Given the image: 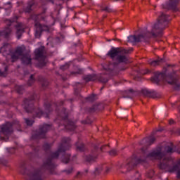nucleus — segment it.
I'll return each mask as SVG.
<instances>
[{
  "label": "nucleus",
  "mask_w": 180,
  "mask_h": 180,
  "mask_svg": "<svg viewBox=\"0 0 180 180\" xmlns=\"http://www.w3.org/2000/svg\"><path fill=\"white\" fill-rule=\"evenodd\" d=\"M70 141L71 139L70 138H63L62 142L59 144L57 151H49L47 158L44 159V163L39 169L30 171L26 169V166L25 163H23L20 167V172L22 175H24V179L44 180V177L43 176L44 171H53V169L56 168L54 160L58 158L60 153H65V151L70 150L71 148V144L70 143Z\"/></svg>",
  "instance_id": "f257e3e1"
},
{
  "label": "nucleus",
  "mask_w": 180,
  "mask_h": 180,
  "mask_svg": "<svg viewBox=\"0 0 180 180\" xmlns=\"http://www.w3.org/2000/svg\"><path fill=\"white\" fill-rule=\"evenodd\" d=\"M131 51H133V48L127 50L122 48L112 47L106 56L114 62L109 63L103 66V69L106 71V75H116L119 71H122V69L119 68V65L122 63L127 64L129 59L126 54H129Z\"/></svg>",
  "instance_id": "f03ea898"
},
{
  "label": "nucleus",
  "mask_w": 180,
  "mask_h": 180,
  "mask_svg": "<svg viewBox=\"0 0 180 180\" xmlns=\"http://www.w3.org/2000/svg\"><path fill=\"white\" fill-rule=\"evenodd\" d=\"M169 22V18H168V15L162 12L160 13L158 22L152 27L151 32L140 34L138 36L130 35L128 37V43H140L141 41L147 42L151 36L154 38L162 37V34H164V30L167 27V25H168Z\"/></svg>",
  "instance_id": "7ed1b4c3"
},
{
  "label": "nucleus",
  "mask_w": 180,
  "mask_h": 180,
  "mask_svg": "<svg viewBox=\"0 0 180 180\" xmlns=\"http://www.w3.org/2000/svg\"><path fill=\"white\" fill-rule=\"evenodd\" d=\"M33 101H34V96H32L30 98H25L22 107L27 113H34V117H46L48 119L50 112H51V105L50 103L44 104L45 112L40 109H34L33 105Z\"/></svg>",
  "instance_id": "20e7f679"
},
{
  "label": "nucleus",
  "mask_w": 180,
  "mask_h": 180,
  "mask_svg": "<svg viewBox=\"0 0 180 180\" xmlns=\"http://www.w3.org/2000/svg\"><path fill=\"white\" fill-rule=\"evenodd\" d=\"M179 76L175 74L167 75L165 72H155L154 77H151L150 81L154 84H160V81H166L170 85H174L175 91H180Z\"/></svg>",
  "instance_id": "39448f33"
},
{
  "label": "nucleus",
  "mask_w": 180,
  "mask_h": 180,
  "mask_svg": "<svg viewBox=\"0 0 180 180\" xmlns=\"http://www.w3.org/2000/svg\"><path fill=\"white\" fill-rule=\"evenodd\" d=\"M160 169H165L167 172H175L177 171V178L180 179V160L175 165L171 157L165 158L159 165Z\"/></svg>",
  "instance_id": "423d86ee"
},
{
  "label": "nucleus",
  "mask_w": 180,
  "mask_h": 180,
  "mask_svg": "<svg viewBox=\"0 0 180 180\" xmlns=\"http://www.w3.org/2000/svg\"><path fill=\"white\" fill-rule=\"evenodd\" d=\"M143 161L144 160L133 156L128 158L124 164L118 165V169L122 174H127V172L133 171L137 167V165L143 162Z\"/></svg>",
  "instance_id": "0eeeda50"
},
{
  "label": "nucleus",
  "mask_w": 180,
  "mask_h": 180,
  "mask_svg": "<svg viewBox=\"0 0 180 180\" xmlns=\"http://www.w3.org/2000/svg\"><path fill=\"white\" fill-rule=\"evenodd\" d=\"M17 20L18 16H15L12 19L6 20L5 22L6 25L8 27L14 25L16 30L17 39L19 40L20 39V37H22V35L25 32V29H26V25L22 22H18Z\"/></svg>",
  "instance_id": "6e6552de"
},
{
  "label": "nucleus",
  "mask_w": 180,
  "mask_h": 180,
  "mask_svg": "<svg viewBox=\"0 0 180 180\" xmlns=\"http://www.w3.org/2000/svg\"><path fill=\"white\" fill-rule=\"evenodd\" d=\"M0 133L5 136H0V141H8L9 140V136L13 133V124L11 122H6L0 126Z\"/></svg>",
  "instance_id": "1a4fd4ad"
},
{
  "label": "nucleus",
  "mask_w": 180,
  "mask_h": 180,
  "mask_svg": "<svg viewBox=\"0 0 180 180\" xmlns=\"http://www.w3.org/2000/svg\"><path fill=\"white\" fill-rule=\"evenodd\" d=\"M35 60L39 61L38 66L40 68L46 65V48L41 46L34 51Z\"/></svg>",
  "instance_id": "9d476101"
},
{
  "label": "nucleus",
  "mask_w": 180,
  "mask_h": 180,
  "mask_svg": "<svg viewBox=\"0 0 180 180\" xmlns=\"http://www.w3.org/2000/svg\"><path fill=\"white\" fill-rule=\"evenodd\" d=\"M50 129H51V124H44L42 126H40L38 131L32 135V139H33V140L44 139L46 137V133H47Z\"/></svg>",
  "instance_id": "9b49d317"
},
{
  "label": "nucleus",
  "mask_w": 180,
  "mask_h": 180,
  "mask_svg": "<svg viewBox=\"0 0 180 180\" xmlns=\"http://www.w3.org/2000/svg\"><path fill=\"white\" fill-rule=\"evenodd\" d=\"M83 79H84L86 82H89V81H96V79H98V81L102 82V84H106V82L109 81V79L107 77H105L104 75H101L98 77L95 74L84 76Z\"/></svg>",
  "instance_id": "f8f14e48"
},
{
  "label": "nucleus",
  "mask_w": 180,
  "mask_h": 180,
  "mask_svg": "<svg viewBox=\"0 0 180 180\" xmlns=\"http://www.w3.org/2000/svg\"><path fill=\"white\" fill-rule=\"evenodd\" d=\"M34 27H35V37H37V39H39L40 36H41L42 32H49L50 30V27L44 25H43L39 22L35 23Z\"/></svg>",
  "instance_id": "ddd939ff"
},
{
  "label": "nucleus",
  "mask_w": 180,
  "mask_h": 180,
  "mask_svg": "<svg viewBox=\"0 0 180 180\" xmlns=\"http://www.w3.org/2000/svg\"><path fill=\"white\" fill-rule=\"evenodd\" d=\"M165 155V153L162 152L161 147L155 149L148 155L149 158H155V160H162Z\"/></svg>",
  "instance_id": "4468645a"
},
{
  "label": "nucleus",
  "mask_w": 180,
  "mask_h": 180,
  "mask_svg": "<svg viewBox=\"0 0 180 180\" xmlns=\"http://www.w3.org/2000/svg\"><path fill=\"white\" fill-rule=\"evenodd\" d=\"M180 0H169V3H165L162 4L163 9H172V11H178V4H179Z\"/></svg>",
  "instance_id": "2eb2a0df"
},
{
  "label": "nucleus",
  "mask_w": 180,
  "mask_h": 180,
  "mask_svg": "<svg viewBox=\"0 0 180 180\" xmlns=\"http://www.w3.org/2000/svg\"><path fill=\"white\" fill-rule=\"evenodd\" d=\"M143 96L146 98H152L153 99H157L158 98H161V94L154 90L150 91L147 89H143L141 91Z\"/></svg>",
  "instance_id": "dca6fc26"
},
{
  "label": "nucleus",
  "mask_w": 180,
  "mask_h": 180,
  "mask_svg": "<svg viewBox=\"0 0 180 180\" xmlns=\"http://www.w3.org/2000/svg\"><path fill=\"white\" fill-rule=\"evenodd\" d=\"M98 146H95L94 148L91 150V153L84 158L85 161L87 162L95 161V160L98 158V155L99 154V152H98Z\"/></svg>",
  "instance_id": "f3484780"
},
{
  "label": "nucleus",
  "mask_w": 180,
  "mask_h": 180,
  "mask_svg": "<svg viewBox=\"0 0 180 180\" xmlns=\"http://www.w3.org/2000/svg\"><path fill=\"white\" fill-rule=\"evenodd\" d=\"M21 61L25 65H29V64H32V56H30V53H23L21 57Z\"/></svg>",
  "instance_id": "a211bd4d"
},
{
  "label": "nucleus",
  "mask_w": 180,
  "mask_h": 180,
  "mask_svg": "<svg viewBox=\"0 0 180 180\" xmlns=\"http://www.w3.org/2000/svg\"><path fill=\"white\" fill-rule=\"evenodd\" d=\"M165 151L167 154H172V153H178V154H180V148H177L176 150L174 149V144L172 143H169L165 148Z\"/></svg>",
  "instance_id": "6ab92c4d"
},
{
  "label": "nucleus",
  "mask_w": 180,
  "mask_h": 180,
  "mask_svg": "<svg viewBox=\"0 0 180 180\" xmlns=\"http://www.w3.org/2000/svg\"><path fill=\"white\" fill-rule=\"evenodd\" d=\"M11 34H12V29L9 27H6L4 30L0 31V36L5 39H8Z\"/></svg>",
  "instance_id": "aec40b11"
},
{
  "label": "nucleus",
  "mask_w": 180,
  "mask_h": 180,
  "mask_svg": "<svg viewBox=\"0 0 180 180\" xmlns=\"http://www.w3.org/2000/svg\"><path fill=\"white\" fill-rule=\"evenodd\" d=\"M102 109H103V105L101 103H96L90 108L89 112L94 113V112H98V110H102Z\"/></svg>",
  "instance_id": "412c9836"
},
{
  "label": "nucleus",
  "mask_w": 180,
  "mask_h": 180,
  "mask_svg": "<svg viewBox=\"0 0 180 180\" xmlns=\"http://www.w3.org/2000/svg\"><path fill=\"white\" fill-rule=\"evenodd\" d=\"M31 19L36 22L35 23H39V20H41V19H44V18L41 17V14H33L31 15Z\"/></svg>",
  "instance_id": "4be33fe9"
},
{
  "label": "nucleus",
  "mask_w": 180,
  "mask_h": 180,
  "mask_svg": "<svg viewBox=\"0 0 180 180\" xmlns=\"http://www.w3.org/2000/svg\"><path fill=\"white\" fill-rule=\"evenodd\" d=\"M97 99L98 96H96V94H92L86 98V101H87V102H95Z\"/></svg>",
  "instance_id": "5701e85b"
},
{
  "label": "nucleus",
  "mask_w": 180,
  "mask_h": 180,
  "mask_svg": "<svg viewBox=\"0 0 180 180\" xmlns=\"http://www.w3.org/2000/svg\"><path fill=\"white\" fill-rule=\"evenodd\" d=\"M76 147L79 151H84L85 150V145L80 141L76 143Z\"/></svg>",
  "instance_id": "b1692460"
},
{
  "label": "nucleus",
  "mask_w": 180,
  "mask_h": 180,
  "mask_svg": "<svg viewBox=\"0 0 180 180\" xmlns=\"http://www.w3.org/2000/svg\"><path fill=\"white\" fill-rule=\"evenodd\" d=\"M125 94L127 96H123L122 98H131L133 94H136V91L133 89H131L128 91H126Z\"/></svg>",
  "instance_id": "393cba45"
},
{
  "label": "nucleus",
  "mask_w": 180,
  "mask_h": 180,
  "mask_svg": "<svg viewBox=\"0 0 180 180\" xmlns=\"http://www.w3.org/2000/svg\"><path fill=\"white\" fill-rule=\"evenodd\" d=\"M70 157H71V155L65 154L62 158V162H64L65 164H68V162H70Z\"/></svg>",
  "instance_id": "a878e982"
},
{
  "label": "nucleus",
  "mask_w": 180,
  "mask_h": 180,
  "mask_svg": "<svg viewBox=\"0 0 180 180\" xmlns=\"http://www.w3.org/2000/svg\"><path fill=\"white\" fill-rule=\"evenodd\" d=\"M101 11L104 12H107L108 13H111V12H115V10H113V8H110V6H109L103 7Z\"/></svg>",
  "instance_id": "bb28decb"
},
{
  "label": "nucleus",
  "mask_w": 180,
  "mask_h": 180,
  "mask_svg": "<svg viewBox=\"0 0 180 180\" xmlns=\"http://www.w3.org/2000/svg\"><path fill=\"white\" fill-rule=\"evenodd\" d=\"M160 63H162V58L153 60L152 62L150 63V65L155 67L157 65H160Z\"/></svg>",
  "instance_id": "cd10ccee"
},
{
  "label": "nucleus",
  "mask_w": 180,
  "mask_h": 180,
  "mask_svg": "<svg viewBox=\"0 0 180 180\" xmlns=\"http://www.w3.org/2000/svg\"><path fill=\"white\" fill-rule=\"evenodd\" d=\"M34 75H30V79L28 80V82H27V85L29 86H32V85H33V84H34Z\"/></svg>",
  "instance_id": "c85d7f7f"
},
{
  "label": "nucleus",
  "mask_w": 180,
  "mask_h": 180,
  "mask_svg": "<svg viewBox=\"0 0 180 180\" xmlns=\"http://www.w3.org/2000/svg\"><path fill=\"white\" fill-rule=\"evenodd\" d=\"M148 143H146V146H151V144H154V142L155 141V137L151 136L148 139Z\"/></svg>",
  "instance_id": "c756f323"
},
{
  "label": "nucleus",
  "mask_w": 180,
  "mask_h": 180,
  "mask_svg": "<svg viewBox=\"0 0 180 180\" xmlns=\"http://www.w3.org/2000/svg\"><path fill=\"white\" fill-rule=\"evenodd\" d=\"M15 53L17 54V56H18L19 57H20V56H23V49L21 47H18L15 50Z\"/></svg>",
  "instance_id": "7c9ffc66"
},
{
  "label": "nucleus",
  "mask_w": 180,
  "mask_h": 180,
  "mask_svg": "<svg viewBox=\"0 0 180 180\" xmlns=\"http://www.w3.org/2000/svg\"><path fill=\"white\" fill-rule=\"evenodd\" d=\"M141 176V175L140 174V173H139V172H136L134 175L132 176L131 179H129V180H139V179H140Z\"/></svg>",
  "instance_id": "2f4dec72"
},
{
  "label": "nucleus",
  "mask_w": 180,
  "mask_h": 180,
  "mask_svg": "<svg viewBox=\"0 0 180 180\" xmlns=\"http://www.w3.org/2000/svg\"><path fill=\"white\" fill-rule=\"evenodd\" d=\"M15 89L18 94H23V91H25V87H23V86H16Z\"/></svg>",
  "instance_id": "473e14b6"
},
{
  "label": "nucleus",
  "mask_w": 180,
  "mask_h": 180,
  "mask_svg": "<svg viewBox=\"0 0 180 180\" xmlns=\"http://www.w3.org/2000/svg\"><path fill=\"white\" fill-rule=\"evenodd\" d=\"M11 8H12V3H11V1L5 3L4 5V8L5 9V11H8V9H11Z\"/></svg>",
  "instance_id": "72a5a7b5"
},
{
  "label": "nucleus",
  "mask_w": 180,
  "mask_h": 180,
  "mask_svg": "<svg viewBox=\"0 0 180 180\" xmlns=\"http://www.w3.org/2000/svg\"><path fill=\"white\" fill-rule=\"evenodd\" d=\"M41 86L44 89L45 88H47L49 86V81L43 79L41 82Z\"/></svg>",
  "instance_id": "f704fd0d"
},
{
  "label": "nucleus",
  "mask_w": 180,
  "mask_h": 180,
  "mask_svg": "<svg viewBox=\"0 0 180 180\" xmlns=\"http://www.w3.org/2000/svg\"><path fill=\"white\" fill-rule=\"evenodd\" d=\"M8 75V66H6L4 68V71L0 70V77H6Z\"/></svg>",
  "instance_id": "c9c22d12"
},
{
  "label": "nucleus",
  "mask_w": 180,
  "mask_h": 180,
  "mask_svg": "<svg viewBox=\"0 0 180 180\" xmlns=\"http://www.w3.org/2000/svg\"><path fill=\"white\" fill-rule=\"evenodd\" d=\"M32 6H33V4H29L27 5V6L24 10L25 13H30V12H32Z\"/></svg>",
  "instance_id": "e433bc0d"
},
{
  "label": "nucleus",
  "mask_w": 180,
  "mask_h": 180,
  "mask_svg": "<svg viewBox=\"0 0 180 180\" xmlns=\"http://www.w3.org/2000/svg\"><path fill=\"white\" fill-rule=\"evenodd\" d=\"M17 60H19V56L15 53H13L11 55V63H15V61H17Z\"/></svg>",
  "instance_id": "4c0bfd02"
},
{
  "label": "nucleus",
  "mask_w": 180,
  "mask_h": 180,
  "mask_svg": "<svg viewBox=\"0 0 180 180\" xmlns=\"http://www.w3.org/2000/svg\"><path fill=\"white\" fill-rule=\"evenodd\" d=\"M103 168L102 167V166H98V167L96 168L94 174L96 175H99V174L101 173V171H103Z\"/></svg>",
  "instance_id": "58836bf2"
},
{
  "label": "nucleus",
  "mask_w": 180,
  "mask_h": 180,
  "mask_svg": "<svg viewBox=\"0 0 180 180\" xmlns=\"http://www.w3.org/2000/svg\"><path fill=\"white\" fill-rule=\"evenodd\" d=\"M43 148H44V150H45V151H49L50 148H51V144L45 143L43 146Z\"/></svg>",
  "instance_id": "ea45409f"
},
{
  "label": "nucleus",
  "mask_w": 180,
  "mask_h": 180,
  "mask_svg": "<svg viewBox=\"0 0 180 180\" xmlns=\"http://www.w3.org/2000/svg\"><path fill=\"white\" fill-rule=\"evenodd\" d=\"M68 68H70V65L68 63L60 66V70H62V71H65V70H68Z\"/></svg>",
  "instance_id": "a19ab883"
},
{
  "label": "nucleus",
  "mask_w": 180,
  "mask_h": 180,
  "mask_svg": "<svg viewBox=\"0 0 180 180\" xmlns=\"http://www.w3.org/2000/svg\"><path fill=\"white\" fill-rule=\"evenodd\" d=\"M70 124L71 125L70 127ZM70 124L66 127V129H68L69 130H75V125L74 124V122H70Z\"/></svg>",
  "instance_id": "79ce46f5"
},
{
  "label": "nucleus",
  "mask_w": 180,
  "mask_h": 180,
  "mask_svg": "<svg viewBox=\"0 0 180 180\" xmlns=\"http://www.w3.org/2000/svg\"><path fill=\"white\" fill-rule=\"evenodd\" d=\"M25 123L27 126H32L33 123L34 122L33 120H30L27 118H25Z\"/></svg>",
  "instance_id": "37998d69"
},
{
  "label": "nucleus",
  "mask_w": 180,
  "mask_h": 180,
  "mask_svg": "<svg viewBox=\"0 0 180 180\" xmlns=\"http://www.w3.org/2000/svg\"><path fill=\"white\" fill-rule=\"evenodd\" d=\"M0 164L2 165L6 166L8 165V161L5 159H0Z\"/></svg>",
  "instance_id": "c03bdc74"
},
{
  "label": "nucleus",
  "mask_w": 180,
  "mask_h": 180,
  "mask_svg": "<svg viewBox=\"0 0 180 180\" xmlns=\"http://www.w3.org/2000/svg\"><path fill=\"white\" fill-rule=\"evenodd\" d=\"M110 155H116L117 154V151L115 149L111 150L109 152Z\"/></svg>",
  "instance_id": "a18cd8bd"
},
{
  "label": "nucleus",
  "mask_w": 180,
  "mask_h": 180,
  "mask_svg": "<svg viewBox=\"0 0 180 180\" xmlns=\"http://www.w3.org/2000/svg\"><path fill=\"white\" fill-rule=\"evenodd\" d=\"M148 178H153V176H154V172L153 170H150L148 173Z\"/></svg>",
  "instance_id": "49530a36"
},
{
  "label": "nucleus",
  "mask_w": 180,
  "mask_h": 180,
  "mask_svg": "<svg viewBox=\"0 0 180 180\" xmlns=\"http://www.w3.org/2000/svg\"><path fill=\"white\" fill-rule=\"evenodd\" d=\"M150 71L148 70V69H146V70L143 72H141V74H142V75H144L145 74H150Z\"/></svg>",
  "instance_id": "de8ad7c7"
},
{
  "label": "nucleus",
  "mask_w": 180,
  "mask_h": 180,
  "mask_svg": "<svg viewBox=\"0 0 180 180\" xmlns=\"http://www.w3.org/2000/svg\"><path fill=\"white\" fill-rule=\"evenodd\" d=\"M82 69H79V71L72 72V74H82Z\"/></svg>",
  "instance_id": "09e8293b"
},
{
  "label": "nucleus",
  "mask_w": 180,
  "mask_h": 180,
  "mask_svg": "<svg viewBox=\"0 0 180 180\" xmlns=\"http://www.w3.org/2000/svg\"><path fill=\"white\" fill-rule=\"evenodd\" d=\"M82 123L83 124H89V121H88V120H82Z\"/></svg>",
  "instance_id": "8fccbe9b"
},
{
  "label": "nucleus",
  "mask_w": 180,
  "mask_h": 180,
  "mask_svg": "<svg viewBox=\"0 0 180 180\" xmlns=\"http://www.w3.org/2000/svg\"><path fill=\"white\" fill-rule=\"evenodd\" d=\"M65 172H67V174H71V172H72V169L65 170Z\"/></svg>",
  "instance_id": "3c124183"
},
{
  "label": "nucleus",
  "mask_w": 180,
  "mask_h": 180,
  "mask_svg": "<svg viewBox=\"0 0 180 180\" xmlns=\"http://www.w3.org/2000/svg\"><path fill=\"white\" fill-rule=\"evenodd\" d=\"M174 133H176V134H178L179 136H180V129H176Z\"/></svg>",
  "instance_id": "603ef678"
},
{
  "label": "nucleus",
  "mask_w": 180,
  "mask_h": 180,
  "mask_svg": "<svg viewBox=\"0 0 180 180\" xmlns=\"http://www.w3.org/2000/svg\"><path fill=\"white\" fill-rule=\"evenodd\" d=\"M169 123V124H174V120H170Z\"/></svg>",
  "instance_id": "864d4df0"
},
{
  "label": "nucleus",
  "mask_w": 180,
  "mask_h": 180,
  "mask_svg": "<svg viewBox=\"0 0 180 180\" xmlns=\"http://www.w3.org/2000/svg\"><path fill=\"white\" fill-rule=\"evenodd\" d=\"M78 175H81V176H82V175H84V173L80 172H77V176H78Z\"/></svg>",
  "instance_id": "5fc2aeb1"
},
{
  "label": "nucleus",
  "mask_w": 180,
  "mask_h": 180,
  "mask_svg": "<svg viewBox=\"0 0 180 180\" xmlns=\"http://www.w3.org/2000/svg\"><path fill=\"white\" fill-rule=\"evenodd\" d=\"M109 171H110V168L107 167V169L105 170L106 174H108V172H109Z\"/></svg>",
  "instance_id": "6e6d98bb"
},
{
  "label": "nucleus",
  "mask_w": 180,
  "mask_h": 180,
  "mask_svg": "<svg viewBox=\"0 0 180 180\" xmlns=\"http://www.w3.org/2000/svg\"><path fill=\"white\" fill-rule=\"evenodd\" d=\"M75 95H78V91L75 89Z\"/></svg>",
  "instance_id": "4d7b16f0"
},
{
  "label": "nucleus",
  "mask_w": 180,
  "mask_h": 180,
  "mask_svg": "<svg viewBox=\"0 0 180 180\" xmlns=\"http://www.w3.org/2000/svg\"><path fill=\"white\" fill-rule=\"evenodd\" d=\"M144 141H147V139H143V141H142V143H141V144H143V143H144Z\"/></svg>",
  "instance_id": "13d9d810"
},
{
  "label": "nucleus",
  "mask_w": 180,
  "mask_h": 180,
  "mask_svg": "<svg viewBox=\"0 0 180 180\" xmlns=\"http://www.w3.org/2000/svg\"><path fill=\"white\" fill-rule=\"evenodd\" d=\"M34 151H39V149L37 148H34Z\"/></svg>",
  "instance_id": "bf43d9fd"
},
{
  "label": "nucleus",
  "mask_w": 180,
  "mask_h": 180,
  "mask_svg": "<svg viewBox=\"0 0 180 180\" xmlns=\"http://www.w3.org/2000/svg\"><path fill=\"white\" fill-rule=\"evenodd\" d=\"M100 150H101V151H102V150H103V147H101V148H100Z\"/></svg>",
  "instance_id": "052dcab7"
},
{
  "label": "nucleus",
  "mask_w": 180,
  "mask_h": 180,
  "mask_svg": "<svg viewBox=\"0 0 180 180\" xmlns=\"http://www.w3.org/2000/svg\"><path fill=\"white\" fill-rule=\"evenodd\" d=\"M85 173H86V174H88V169H86V170H85Z\"/></svg>",
  "instance_id": "680f3d73"
},
{
  "label": "nucleus",
  "mask_w": 180,
  "mask_h": 180,
  "mask_svg": "<svg viewBox=\"0 0 180 180\" xmlns=\"http://www.w3.org/2000/svg\"><path fill=\"white\" fill-rule=\"evenodd\" d=\"M63 103H64V102L61 101L60 105H63Z\"/></svg>",
  "instance_id": "e2e57ef3"
},
{
  "label": "nucleus",
  "mask_w": 180,
  "mask_h": 180,
  "mask_svg": "<svg viewBox=\"0 0 180 180\" xmlns=\"http://www.w3.org/2000/svg\"><path fill=\"white\" fill-rule=\"evenodd\" d=\"M103 18H106V15H103Z\"/></svg>",
  "instance_id": "0e129e2a"
},
{
  "label": "nucleus",
  "mask_w": 180,
  "mask_h": 180,
  "mask_svg": "<svg viewBox=\"0 0 180 180\" xmlns=\"http://www.w3.org/2000/svg\"><path fill=\"white\" fill-rule=\"evenodd\" d=\"M101 89H103V86L101 88Z\"/></svg>",
  "instance_id": "69168bd1"
},
{
  "label": "nucleus",
  "mask_w": 180,
  "mask_h": 180,
  "mask_svg": "<svg viewBox=\"0 0 180 180\" xmlns=\"http://www.w3.org/2000/svg\"><path fill=\"white\" fill-rule=\"evenodd\" d=\"M49 1H51V0H49Z\"/></svg>",
  "instance_id": "338daca9"
}]
</instances>
